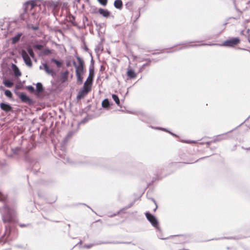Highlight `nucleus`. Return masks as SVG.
<instances>
[{"mask_svg": "<svg viewBox=\"0 0 250 250\" xmlns=\"http://www.w3.org/2000/svg\"><path fill=\"white\" fill-rule=\"evenodd\" d=\"M1 203L3 204L1 207L2 210V221L7 223L5 226V232L1 236V245L8 241V237L12 230L15 229L14 224L17 223V212L15 205V201L8 198L7 194L1 191Z\"/></svg>", "mask_w": 250, "mask_h": 250, "instance_id": "obj_1", "label": "nucleus"}, {"mask_svg": "<svg viewBox=\"0 0 250 250\" xmlns=\"http://www.w3.org/2000/svg\"><path fill=\"white\" fill-rule=\"evenodd\" d=\"M240 42L239 37H231L224 41L222 43H212L213 45L224 46L227 47H234Z\"/></svg>", "mask_w": 250, "mask_h": 250, "instance_id": "obj_2", "label": "nucleus"}, {"mask_svg": "<svg viewBox=\"0 0 250 250\" xmlns=\"http://www.w3.org/2000/svg\"><path fill=\"white\" fill-rule=\"evenodd\" d=\"M19 86L16 85L14 90V93L20 98L21 102L23 103L27 104L29 105H32L34 102L31 98L27 96L24 92H20L18 90Z\"/></svg>", "mask_w": 250, "mask_h": 250, "instance_id": "obj_3", "label": "nucleus"}, {"mask_svg": "<svg viewBox=\"0 0 250 250\" xmlns=\"http://www.w3.org/2000/svg\"><path fill=\"white\" fill-rule=\"evenodd\" d=\"M146 217L150 223L156 228L157 230L160 231V228L159 226V221L155 216L151 214L149 211L145 213Z\"/></svg>", "mask_w": 250, "mask_h": 250, "instance_id": "obj_4", "label": "nucleus"}, {"mask_svg": "<svg viewBox=\"0 0 250 250\" xmlns=\"http://www.w3.org/2000/svg\"><path fill=\"white\" fill-rule=\"evenodd\" d=\"M1 150L3 151L5 155L6 156L11 158L13 156V155L18 154L19 152L20 151L21 149L18 147H16L15 148H12L10 146H8L5 149L4 147H2L1 146Z\"/></svg>", "mask_w": 250, "mask_h": 250, "instance_id": "obj_5", "label": "nucleus"}, {"mask_svg": "<svg viewBox=\"0 0 250 250\" xmlns=\"http://www.w3.org/2000/svg\"><path fill=\"white\" fill-rule=\"evenodd\" d=\"M91 86L88 85H86L85 83H83V87L80 90L77 95V100L79 101L82 99H83L91 90Z\"/></svg>", "mask_w": 250, "mask_h": 250, "instance_id": "obj_6", "label": "nucleus"}, {"mask_svg": "<svg viewBox=\"0 0 250 250\" xmlns=\"http://www.w3.org/2000/svg\"><path fill=\"white\" fill-rule=\"evenodd\" d=\"M39 68L41 70H44L46 74L51 76L54 78L57 76L56 71L53 68H50L46 62L43 63L42 65H40Z\"/></svg>", "mask_w": 250, "mask_h": 250, "instance_id": "obj_7", "label": "nucleus"}, {"mask_svg": "<svg viewBox=\"0 0 250 250\" xmlns=\"http://www.w3.org/2000/svg\"><path fill=\"white\" fill-rule=\"evenodd\" d=\"M21 55L25 64L28 67H32L33 65L32 60L30 58V57L29 56V55L26 51V50L22 49L21 51Z\"/></svg>", "mask_w": 250, "mask_h": 250, "instance_id": "obj_8", "label": "nucleus"}, {"mask_svg": "<svg viewBox=\"0 0 250 250\" xmlns=\"http://www.w3.org/2000/svg\"><path fill=\"white\" fill-rule=\"evenodd\" d=\"M10 71L11 73L14 75L16 78H19L21 75V72L15 64L12 63Z\"/></svg>", "mask_w": 250, "mask_h": 250, "instance_id": "obj_9", "label": "nucleus"}, {"mask_svg": "<svg viewBox=\"0 0 250 250\" xmlns=\"http://www.w3.org/2000/svg\"><path fill=\"white\" fill-rule=\"evenodd\" d=\"M94 74H95V70H90L89 69V75L88 77L87 78L85 82L84 83H86V85H89L91 86L94 78Z\"/></svg>", "mask_w": 250, "mask_h": 250, "instance_id": "obj_10", "label": "nucleus"}, {"mask_svg": "<svg viewBox=\"0 0 250 250\" xmlns=\"http://www.w3.org/2000/svg\"><path fill=\"white\" fill-rule=\"evenodd\" d=\"M24 37V36L22 32H19L16 35L11 37L10 39V40L11 41L12 44H15L19 42L21 38L23 39Z\"/></svg>", "mask_w": 250, "mask_h": 250, "instance_id": "obj_11", "label": "nucleus"}, {"mask_svg": "<svg viewBox=\"0 0 250 250\" xmlns=\"http://www.w3.org/2000/svg\"><path fill=\"white\" fill-rule=\"evenodd\" d=\"M37 0H30L26 1L24 3V6L25 8H27L28 10H31L35 7L37 6V4L36 3Z\"/></svg>", "mask_w": 250, "mask_h": 250, "instance_id": "obj_12", "label": "nucleus"}, {"mask_svg": "<svg viewBox=\"0 0 250 250\" xmlns=\"http://www.w3.org/2000/svg\"><path fill=\"white\" fill-rule=\"evenodd\" d=\"M159 60H155V59H150L149 58H144L143 59V61H147V62L144 64L143 65H142L141 66V67H140V68H139V72H142L145 69V67L147 66H149L150 65V63L152 61H154L155 62H157L159 61Z\"/></svg>", "mask_w": 250, "mask_h": 250, "instance_id": "obj_13", "label": "nucleus"}, {"mask_svg": "<svg viewBox=\"0 0 250 250\" xmlns=\"http://www.w3.org/2000/svg\"><path fill=\"white\" fill-rule=\"evenodd\" d=\"M98 13L102 15L103 17L107 18L111 16V12L106 9L100 8L98 10Z\"/></svg>", "mask_w": 250, "mask_h": 250, "instance_id": "obj_14", "label": "nucleus"}, {"mask_svg": "<svg viewBox=\"0 0 250 250\" xmlns=\"http://www.w3.org/2000/svg\"><path fill=\"white\" fill-rule=\"evenodd\" d=\"M69 74V71L68 70H66L64 71H61L60 73V82L62 83H63L68 80V77Z\"/></svg>", "mask_w": 250, "mask_h": 250, "instance_id": "obj_15", "label": "nucleus"}, {"mask_svg": "<svg viewBox=\"0 0 250 250\" xmlns=\"http://www.w3.org/2000/svg\"><path fill=\"white\" fill-rule=\"evenodd\" d=\"M45 4L47 7L53 8V9L58 7L59 6V3L58 1H55L52 0L45 1Z\"/></svg>", "mask_w": 250, "mask_h": 250, "instance_id": "obj_16", "label": "nucleus"}, {"mask_svg": "<svg viewBox=\"0 0 250 250\" xmlns=\"http://www.w3.org/2000/svg\"><path fill=\"white\" fill-rule=\"evenodd\" d=\"M24 11L22 13H21L19 18L18 19V20H20L21 21H25L26 20L29 16V14L28 13V10L27 8H25V7L24 6Z\"/></svg>", "mask_w": 250, "mask_h": 250, "instance_id": "obj_17", "label": "nucleus"}, {"mask_svg": "<svg viewBox=\"0 0 250 250\" xmlns=\"http://www.w3.org/2000/svg\"><path fill=\"white\" fill-rule=\"evenodd\" d=\"M1 110L8 112L12 110V107L9 104L1 102Z\"/></svg>", "mask_w": 250, "mask_h": 250, "instance_id": "obj_18", "label": "nucleus"}, {"mask_svg": "<svg viewBox=\"0 0 250 250\" xmlns=\"http://www.w3.org/2000/svg\"><path fill=\"white\" fill-rule=\"evenodd\" d=\"M112 103L109 100L108 98L104 99L102 102V106L103 108L108 109L110 108Z\"/></svg>", "mask_w": 250, "mask_h": 250, "instance_id": "obj_19", "label": "nucleus"}, {"mask_svg": "<svg viewBox=\"0 0 250 250\" xmlns=\"http://www.w3.org/2000/svg\"><path fill=\"white\" fill-rule=\"evenodd\" d=\"M72 63H73L74 66L76 68V71L77 70L79 74H80L81 75H83L84 73V72H85V70L84 69V66H78L77 63H76V62L75 61H73Z\"/></svg>", "mask_w": 250, "mask_h": 250, "instance_id": "obj_20", "label": "nucleus"}, {"mask_svg": "<svg viewBox=\"0 0 250 250\" xmlns=\"http://www.w3.org/2000/svg\"><path fill=\"white\" fill-rule=\"evenodd\" d=\"M126 75L130 79H135L137 77V73L132 68H127Z\"/></svg>", "mask_w": 250, "mask_h": 250, "instance_id": "obj_21", "label": "nucleus"}, {"mask_svg": "<svg viewBox=\"0 0 250 250\" xmlns=\"http://www.w3.org/2000/svg\"><path fill=\"white\" fill-rule=\"evenodd\" d=\"M206 45L212 46L213 45H212V43H202L200 44H192V45H186V46L181 47L179 49V50L187 49L189 47H197V46H206Z\"/></svg>", "mask_w": 250, "mask_h": 250, "instance_id": "obj_22", "label": "nucleus"}, {"mask_svg": "<svg viewBox=\"0 0 250 250\" xmlns=\"http://www.w3.org/2000/svg\"><path fill=\"white\" fill-rule=\"evenodd\" d=\"M44 90V88L42 84L40 82L37 83L36 84L35 91L37 93L40 94V93H42V92H43Z\"/></svg>", "mask_w": 250, "mask_h": 250, "instance_id": "obj_23", "label": "nucleus"}, {"mask_svg": "<svg viewBox=\"0 0 250 250\" xmlns=\"http://www.w3.org/2000/svg\"><path fill=\"white\" fill-rule=\"evenodd\" d=\"M141 8H139L136 11H135L133 13V18H134L133 20V23L136 22V21L140 18L141 13Z\"/></svg>", "mask_w": 250, "mask_h": 250, "instance_id": "obj_24", "label": "nucleus"}, {"mask_svg": "<svg viewBox=\"0 0 250 250\" xmlns=\"http://www.w3.org/2000/svg\"><path fill=\"white\" fill-rule=\"evenodd\" d=\"M233 130V129L231 130H230V131H229V132H227L226 133H224V134H221V135H219L216 136L215 137V138L213 139V140L212 141V142L213 143H216V142H219V141H221L224 140V138L223 137V136L224 135L227 134V133H228L229 132H230L232 131Z\"/></svg>", "mask_w": 250, "mask_h": 250, "instance_id": "obj_25", "label": "nucleus"}, {"mask_svg": "<svg viewBox=\"0 0 250 250\" xmlns=\"http://www.w3.org/2000/svg\"><path fill=\"white\" fill-rule=\"evenodd\" d=\"M114 6L118 9L121 10L123 7L122 0H115L114 2Z\"/></svg>", "mask_w": 250, "mask_h": 250, "instance_id": "obj_26", "label": "nucleus"}, {"mask_svg": "<svg viewBox=\"0 0 250 250\" xmlns=\"http://www.w3.org/2000/svg\"><path fill=\"white\" fill-rule=\"evenodd\" d=\"M74 134L73 131H70L68 132L65 137L63 139V142L64 143H67L68 140L73 136Z\"/></svg>", "mask_w": 250, "mask_h": 250, "instance_id": "obj_27", "label": "nucleus"}, {"mask_svg": "<svg viewBox=\"0 0 250 250\" xmlns=\"http://www.w3.org/2000/svg\"><path fill=\"white\" fill-rule=\"evenodd\" d=\"M75 72L78 83L79 84H82V83H83V77L82 76L83 75L79 74L77 70L75 71Z\"/></svg>", "mask_w": 250, "mask_h": 250, "instance_id": "obj_28", "label": "nucleus"}, {"mask_svg": "<svg viewBox=\"0 0 250 250\" xmlns=\"http://www.w3.org/2000/svg\"><path fill=\"white\" fill-rule=\"evenodd\" d=\"M3 83L7 87H11L14 84L13 82L9 79L4 80Z\"/></svg>", "mask_w": 250, "mask_h": 250, "instance_id": "obj_29", "label": "nucleus"}, {"mask_svg": "<svg viewBox=\"0 0 250 250\" xmlns=\"http://www.w3.org/2000/svg\"><path fill=\"white\" fill-rule=\"evenodd\" d=\"M2 90L4 91V94L6 97L10 99L12 98L13 94L10 90L4 89V88H3L2 86H1V90Z\"/></svg>", "mask_w": 250, "mask_h": 250, "instance_id": "obj_30", "label": "nucleus"}, {"mask_svg": "<svg viewBox=\"0 0 250 250\" xmlns=\"http://www.w3.org/2000/svg\"><path fill=\"white\" fill-rule=\"evenodd\" d=\"M26 51L27 52L28 54L29 55V56H30V57H32V58H34L35 57V53L34 52L33 49L31 47L27 46L26 47Z\"/></svg>", "mask_w": 250, "mask_h": 250, "instance_id": "obj_31", "label": "nucleus"}, {"mask_svg": "<svg viewBox=\"0 0 250 250\" xmlns=\"http://www.w3.org/2000/svg\"><path fill=\"white\" fill-rule=\"evenodd\" d=\"M123 242L122 241H113V242H109V241H101L98 243H97L98 245H101V244H123Z\"/></svg>", "mask_w": 250, "mask_h": 250, "instance_id": "obj_32", "label": "nucleus"}, {"mask_svg": "<svg viewBox=\"0 0 250 250\" xmlns=\"http://www.w3.org/2000/svg\"><path fill=\"white\" fill-rule=\"evenodd\" d=\"M112 98L115 101V103L117 104L118 106H120V100L119 98V97L117 95L115 94H112Z\"/></svg>", "mask_w": 250, "mask_h": 250, "instance_id": "obj_33", "label": "nucleus"}, {"mask_svg": "<svg viewBox=\"0 0 250 250\" xmlns=\"http://www.w3.org/2000/svg\"><path fill=\"white\" fill-rule=\"evenodd\" d=\"M75 57L76 58V59L78 62V63H79V64H78V66H84V62L83 59L81 57H80V56H79L78 55L75 56Z\"/></svg>", "mask_w": 250, "mask_h": 250, "instance_id": "obj_34", "label": "nucleus"}, {"mask_svg": "<svg viewBox=\"0 0 250 250\" xmlns=\"http://www.w3.org/2000/svg\"><path fill=\"white\" fill-rule=\"evenodd\" d=\"M42 54L44 55H49L51 54L52 53V50L48 48H45L43 51H42Z\"/></svg>", "mask_w": 250, "mask_h": 250, "instance_id": "obj_35", "label": "nucleus"}, {"mask_svg": "<svg viewBox=\"0 0 250 250\" xmlns=\"http://www.w3.org/2000/svg\"><path fill=\"white\" fill-rule=\"evenodd\" d=\"M140 120L144 122L147 121V115L145 113H142L141 115Z\"/></svg>", "mask_w": 250, "mask_h": 250, "instance_id": "obj_36", "label": "nucleus"}, {"mask_svg": "<svg viewBox=\"0 0 250 250\" xmlns=\"http://www.w3.org/2000/svg\"><path fill=\"white\" fill-rule=\"evenodd\" d=\"M94 62H95L93 59V57H92V58H91V60H90V66L89 67V69L95 70Z\"/></svg>", "mask_w": 250, "mask_h": 250, "instance_id": "obj_37", "label": "nucleus"}, {"mask_svg": "<svg viewBox=\"0 0 250 250\" xmlns=\"http://www.w3.org/2000/svg\"><path fill=\"white\" fill-rule=\"evenodd\" d=\"M94 23H95L96 26L97 27V30L98 31V33H99V31L101 29V28H102V24L101 23H98L96 21H93Z\"/></svg>", "mask_w": 250, "mask_h": 250, "instance_id": "obj_38", "label": "nucleus"}, {"mask_svg": "<svg viewBox=\"0 0 250 250\" xmlns=\"http://www.w3.org/2000/svg\"><path fill=\"white\" fill-rule=\"evenodd\" d=\"M98 2L102 6H105L108 2V0H97Z\"/></svg>", "mask_w": 250, "mask_h": 250, "instance_id": "obj_39", "label": "nucleus"}, {"mask_svg": "<svg viewBox=\"0 0 250 250\" xmlns=\"http://www.w3.org/2000/svg\"><path fill=\"white\" fill-rule=\"evenodd\" d=\"M133 204H134V202H133L131 203H130L127 206H126L125 208H121V209H120L119 210V212H123L125 209H128V208H131L133 205Z\"/></svg>", "mask_w": 250, "mask_h": 250, "instance_id": "obj_40", "label": "nucleus"}, {"mask_svg": "<svg viewBox=\"0 0 250 250\" xmlns=\"http://www.w3.org/2000/svg\"><path fill=\"white\" fill-rule=\"evenodd\" d=\"M33 47L36 50H41L42 48L43 45L40 43H37L33 45Z\"/></svg>", "mask_w": 250, "mask_h": 250, "instance_id": "obj_41", "label": "nucleus"}, {"mask_svg": "<svg viewBox=\"0 0 250 250\" xmlns=\"http://www.w3.org/2000/svg\"><path fill=\"white\" fill-rule=\"evenodd\" d=\"M91 11L90 12V13L91 14H97V13H98V9L95 6H91Z\"/></svg>", "mask_w": 250, "mask_h": 250, "instance_id": "obj_42", "label": "nucleus"}, {"mask_svg": "<svg viewBox=\"0 0 250 250\" xmlns=\"http://www.w3.org/2000/svg\"><path fill=\"white\" fill-rule=\"evenodd\" d=\"M89 118L88 117V116H87L81 120L80 124H85V123H87L89 121Z\"/></svg>", "mask_w": 250, "mask_h": 250, "instance_id": "obj_43", "label": "nucleus"}, {"mask_svg": "<svg viewBox=\"0 0 250 250\" xmlns=\"http://www.w3.org/2000/svg\"><path fill=\"white\" fill-rule=\"evenodd\" d=\"M26 89L31 92H34L35 91V88L32 85H28L26 86Z\"/></svg>", "mask_w": 250, "mask_h": 250, "instance_id": "obj_44", "label": "nucleus"}, {"mask_svg": "<svg viewBox=\"0 0 250 250\" xmlns=\"http://www.w3.org/2000/svg\"><path fill=\"white\" fill-rule=\"evenodd\" d=\"M152 127L155 128V129L163 130V131H166V132H168V131H169L166 128H163V127Z\"/></svg>", "mask_w": 250, "mask_h": 250, "instance_id": "obj_45", "label": "nucleus"}, {"mask_svg": "<svg viewBox=\"0 0 250 250\" xmlns=\"http://www.w3.org/2000/svg\"><path fill=\"white\" fill-rule=\"evenodd\" d=\"M55 64L57 65V67L60 68L62 66V62L61 60H58Z\"/></svg>", "mask_w": 250, "mask_h": 250, "instance_id": "obj_46", "label": "nucleus"}, {"mask_svg": "<svg viewBox=\"0 0 250 250\" xmlns=\"http://www.w3.org/2000/svg\"><path fill=\"white\" fill-rule=\"evenodd\" d=\"M50 29L51 30L54 31L55 32H59L61 34L62 33V31L61 29L57 28L56 27L54 29L50 28Z\"/></svg>", "mask_w": 250, "mask_h": 250, "instance_id": "obj_47", "label": "nucleus"}, {"mask_svg": "<svg viewBox=\"0 0 250 250\" xmlns=\"http://www.w3.org/2000/svg\"><path fill=\"white\" fill-rule=\"evenodd\" d=\"M30 28L34 31L38 30L39 29L38 25H32Z\"/></svg>", "mask_w": 250, "mask_h": 250, "instance_id": "obj_48", "label": "nucleus"}, {"mask_svg": "<svg viewBox=\"0 0 250 250\" xmlns=\"http://www.w3.org/2000/svg\"><path fill=\"white\" fill-rule=\"evenodd\" d=\"M64 159L65 160L66 162H67L68 164H73L72 161L70 158H69L68 157H66V158H64Z\"/></svg>", "mask_w": 250, "mask_h": 250, "instance_id": "obj_49", "label": "nucleus"}, {"mask_svg": "<svg viewBox=\"0 0 250 250\" xmlns=\"http://www.w3.org/2000/svg\"><path fill=\"white\" fill-rule=\"evenodd\" d=\"M157 231H159V233L157 234L158 237H159V238H160L161 239H163V240L167 239L166 238H163L162 237V234H161V230H160V231H159V230H157Z\"/></svg>", "mask_w": 250, "mask_h": 250, "instance_id": "obj_50", "label": "nucleus"}, {"mask_svg": "<svg viewBox=\"0 0 250 250\" xmlns=\"http://www.w3.org/2000/svg\"><path fill=\"white\" fill-rule=\"evenodd\" d=\"M232 237H222V238H214V239H212L211 240H220V239H232Z\"/></svg>", "mask_w": 250, "mask_h": 250, "instance_id": "obj_51", "label": "nucleus"}, {"mask_svg": "<svg viewBox=\"0 0 250 250\" xmlns=\"http://www.w3.org/2000/svg\"><path fill=\"white\" fill-rule=\"evenodd\" d=\"M233 4H234V7H235V8L236 10L238 12H239V13H240V14H241V13H242V11H240V10H239L237 7V6H236V4H235V0H233Z\"/></svg>", "mask_w": 250, "mask_h": 250, "instance_id": "obj_52", "label": "nucleus"}, {"mask_svg": "<svg viewBox=\"0 0 250 250\" xmlns=\"http://www.w3.org/2000/svg\"><path fill=\"white\" fill-rule=\"evenodd\" d=\"M0 165H1V169L3 167H4V166H6L7 165V163L5 160H3V162L1 161Z\"/></svg>", "mask_w": 250, "mask_h": 250, "instance_id": "obj_53", "label": "nucleus"}, {"mask_svg": "<svg viewBox=\"0 0 250 250\" xmlns=\"http://www.w3.org/2000/svg\"><path fill=\"white\" fill-rule=\"evenodd\" d=\"M191 140H183L181 141L182 142L187 143V144H191Z\"/></svg>", "mask_w": 250, "mask_h": 250, "instance_id": "obj_54", "label": "nucleus"}, {"mask_svg": "<svg viewBox=\"0 0 250 250\" xmlns=\"http://www.w3.org/2000/svg\"><path fill=\"white\" fill-rule=\"evenodd\" d=\"M83 48L85 51L88 52L89 51V49H88L87 46L86 45V44H85V43H84V46H83Z\"/></svg>", "mask_w": 250, "mask_h": 250, "instance_id": "obj_55", "label": "nucleus"}, {"mask_svg": "<svg viewBox=\"0 0 250 250\" xmlns=\"http://www.w3.org/2000/svg\"><path fill=\"white\" fill-rule=\"evenodd\" d=\"M92 247V245L91 244H89V245H84L83 247L84 248H86V249H90Z\"/></svg>", "mask_w": 250, "mask_h": 250, "instance_id": "obj_56", "label": "nucleus"}, {"mask_svg": "<svg viewBox=\"0 0 250 250\" xmlns=\"http://www.w3.org/2000/svg\"><path fill=\"white\" fill-rule=\"evenodd\" d=\"M29 225V224H19V226L20 227H21V228H23V227H27Z\"/></svg>", "mask_w": 250, "mask_h": 250, "instance_id": "obj_57", "label": "nucleus"}, {"mask_svg": "<svg viewBox=\"0 0 250 250\" xmlns=\"http://www.w3.org/2000/svg\"><path fill=\"white\" fill-rule=\"evenodd\" d=\"M66 65L67 67H70L71 66V62L68 61L66 62Z\"/></svg>", "mask_w": 250, "mask_h": 250, "instance_id": "obj_58", "label": "nucleus"}, {"mask_svg": "<svg viewBox=\"0 0 250 250\" xmlns=\"http://www.w3.org/2000/svg\"><path fill=\"white\" fill-rule=\"evenodd\" d=\"M240 18V15H238V16L237 17H230L229 18L227 21H228L230 19H235V20H238Z\"/></svg>", "mask_w": 250, "mask_h": 250, "instance_id": "obj_59", "label": "nucleus"}, {"mask_svg": "<svg viewBox=\"0 0 250 250\" xmlns=\"http://www.w3.org/2000/svg\"><path fill=\"white\" fill-rule=\"evenodd\" d=\"M50 61H51V62L54 63L55 64L56 63V62H57L58 60L55 58H51Z\"/></svg>", "mask_w": 250, "mask_h": 250, "instance_id": "obj_60", "label": "nucleus"}, {"mask_svg": "<svg viewBox=\"0 0 250 250\" xmlns=\"http://www.w3.org/2000/svg\"><path fill=\"white\" fill-rule=\"evenodd\" d=\"M50 61H51V62L54 63L55 64L56 63V62H57L58 60L55 58H51Z\"/></svg>", "mask_w": 250, "mask_h": 250, "instance_id": "obj_61", "label": "nucleus"}, {"mask_svg": "<svg viewBox=\"0 0 250 250\" xmlns=\"http://www.w3.org/2000/svg\"><path fill=\"white\" fill-rule=\"evenodd\" d=\"M168 133L171 134V135H172L173 136H174V137H178V135L172 132H171L170 131H168Z\"/></svg>", "mask_w": 250, "mask_h": 250, "instance_id": "obj_62", "label": "nucleus"}, {"mask_svg": "<svg viewBox=\"0 0 250 250\" xmlns=\"http://www.w3.org/2000/svg\"><path fill=\"white\" fill-rule=\"evenodd\" d=\"M120 212H119V211H117L116 213H114V214H112V215H110V217H112L115 216H116V215H118Z\"/></svg>", "mask_w": 250, "mask_h": 250, "instance_id": "obj_63", "label": "nucleus"}, {"mask_svg": "<svg viewBox=\"0 0 250 250\" xmlns=\"http://www.w3.org/2000/svg\"><path fill=\"white\" fill-rule=\"evenodd\" d=\"M238 49H240V50H245V51H249V53H250V50H249V49L243 48H241V47H238Z\"/></svg>", "mask_w": 250, "mask_h": 250, "instance_id": "obj_64", "label": "nucleus"}]
</instances>
